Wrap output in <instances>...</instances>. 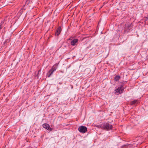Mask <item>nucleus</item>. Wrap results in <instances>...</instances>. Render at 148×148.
I'll return each mask as SVG.
<instances>
[{
    "instance_id": "f257e3e1",
    "label": "nucleus",
    "mask_w": 148,
    "mask_h": 148,
    "mask_svg": "<svg viewBox=\"0 0 148 148\" xmlns=\"http://www.w3.org/2000/svg\"><path fill=\"white\" fill-rule=\"evenodd\" d=\"M97 127H100L101 129L106 130H108L112 128V125L110 124L107 123L98 125Z\"/></svg>"
},
{
    "instance_id": "423d86ee",
    "label": "nucleus",
    "mask_w": 148,
    "mask_h": 148,
    "mask_svg": "<svg viewBox=\"0 0 148 148\" xmlns=\"http://www.w3.org/2000/svg\"><path fill=\"white\" fill-rule=\"evenodd\" d=\"M78 40L77 39H75L72 40L71 42V44L72 46H75L77 45L78 43Z\"/></svg>"
},
{
    "instance_id": "9d476101",
    "label": "nucleus",
    "mask_w": 148,
    "mask_h": 148,
    "mask_svg": "<svg viewBox=\"0 0 148 148\" xmlns=\"http://www.w3.org/2000/svg\"><path fill=\"white\" fill-rule=\"evenodd\" d=\"M2 27L1 25H0V30L2 28Z\"/></svg>"
},
{
    "instance_id": "f03ea898",
    "label": "nucleus",
    "mask_w": 148,
    "mask_h": 148,
    "mask_svg": "<svg viewBox=\"0 0 148 148\" xmlns=\"http://www.w3.org/2000/svg\"><path fill=\"white\" fill-rule=\"evenodd\" d=\"M57 64H55L52 67L51 69L49 70L47 73L48 77H50L51 75L53 74V72L56 70L57 68Z\"/></svg>"
},
{
    "instance_id": "0eeeda50",
    "label": "nucleus",
    "mask_w": 148,
    "mask_h": 148,
    "mask_svg": "<svg viewBox=\"0 0 148 148\" xmlns=\"http://www.w3.org/2000/svg\"><path fill=\"white\" fill-rule=\"evenodd\" d=\"M61 31V29L60 27H59L57 29L55 33V35L56 36H58L60 34V32Z\"/></svg>"
},
{
    "instance_id": "1a4fd4ad",
    "label": "nucleus",
    "mask_w": 148,
    "mask_h": 148,
    "mask_svg": "<svg viewBox=\"0 0 148 148\" xmlns=\"http://www.w3.org/2000/svg\"><path fill=\"white\" fill-rule=\"evenodd\" d=\"M137 101L136 100H134L133 101H132L131 102V104L132 105L134 104H135Z\"/></svg>"
},
{
    "instance_id": "39448f33",
    "label": "nucleus",
    "mask_w": 148,
    "mask_h": 148,
    "mask_svg": "<svg viewBox=\"0 0 148 148\" xmlns=\"http://www.w3.org/2000/svg\"><path fill=\"white\" fill-rule=\"evenodd\" d=\"M43 127L44 128L47 129L48 130L51 131V129L49 126V124L46 123L44 124L43 125Z\"/></svg>"
},
{
    "instance_id": "6e6552de",
    "label": "nucleus",
    "mask_w": 148,
    "mask_h": 148,
    "mask_svg": "<svg viewBox=\"0 0 148 148\" xmlns=\"http://www.w3.org/2000/svg\"><path fill=\"white\" fill-rule=\"evenodd\" d=\"M120 78V77L119 76H116L114 77V80L116 81H118Z\"/></svg>"
},
{
    "instance_id": "20e7f679",
    "label": "nucleus",
    "mask_w": 148,
    "mask_h": 148,
    "mask_svg": "<svg viewBox=\"0 0 148 148\" xmlns=\"http://www.w3.org/2000/svg\"><path fill=\"white\" fill-rule=\"evenodd\" d=\"M78 130L80 132L82 133H85L87 131V128L83 126L79 127L78 128Z\"/></svg>"
},
{
    "instance_id": "7ed1b4c3",
    "label": "nucleus",
    "mask_w": 148,
    "mask_h": 148,
    "mask_svg": "<svg viewBox=\"0 0 148 148\" xmlns=\"http://www.w3.org/2000/svg\"><path fill=\"white\" fill-rule=\"evenodd\" d=\"M124 89L123 85H121L115 90L116 93L117 94L121 93L123 92Z\"/></svg>"
}]
</instances>
